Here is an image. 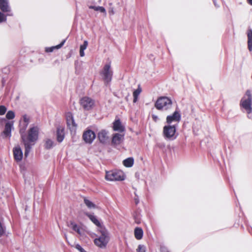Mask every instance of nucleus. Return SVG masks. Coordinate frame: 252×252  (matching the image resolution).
<instances>
[{"mask_svg": "<svg viewBox=\"0 0 252 252\" xmlns=\"http://www.w3.org/2000/svg\"><path fill=\"white\" fill-rule=\"evenodd\" d=\"M65 42V39L62 41L60 44H59V45H58L55 47H52L46 48V51L47 52H52L53 51L54 49H55V48L59 49L63 46V45L64 44Z\"/></svg>", "mask_w": 252, "mask_h": 252, "instance_id": "obj_27", "label": "nucleus"}, {"mask_svg": "<svg viewBox=\"0 0 252 252\" xmlns=\"http://www.w3.org/2000/svg\"><path fill=\"white\" fill-rule=\"evenodd\" d=\"M177 124L171 125L168 124L165 126L163 128V136L165 139L168 140H173L176 138L175 135L176 131V126Z\"/></svg>", "mask_w": 252, "mask_h": 252, "instance_id": "obj_3", "label": "nucleus"}, {"mask_svg": "<svg viewBox=\"0 0 252 252\" xmlns=\"http://www.w3.org/2000/svg\"><path fill=\"white\" fill-rule=\"evenodd\" d=\"M109 13L111 15H114L115 14V11L113 7H110L109 8Z\"/></svg>", "mask_w": 252, "mask_h": 252, "instance_id": "obj_40", "label": "nucleus"}, {"mask_svg": "<svg viewBox=\"0 0 252 252\" xmlns=\"http://www.w3.org/2000/svg\"><path fill=\"white\" fill-rule=\"evenodd\" d=\"M134 236L137 240H141L143 236V231L141 227H136L134 231Z\"/></svg>", "mask_w": 252, "mask_h": 252, "instance_id": "obj_21", "label": "nucleus"}, {"mask_svg": "<svg viewBox=\"0 0 252 252\" xmlns=\"http://www.w3.org/2000/svg\"><path fill=\"white\" fill-rule=\"evenodd\" d=\"M88 41H86V40L84 41L83 44L82 45H81L80 49L85 50L87 48V47L88 46Z\"/></svg>", "mask_w": 252, "mask_h": 252, "instance_id": "obj_38", "label": "nucleus"}, {"mask_svg": "<svg viewBox=\"0 0 252 252\" xmlns=\"http://www.w3.org/2000/svg\"><path fill=\"white\" fill-rule=\"evenodd\" d=\"M137 252H146V247L142 245H139L137 249Z\"/></svg>", "mask_w": 252, "mask_h": 252, "instance_id": "obj_33", "label": "nucleus"}, {"mask_svg": "<svg viewBox=\"0 0 252 252\" xmlns=\"http://www.w3.org/2000/svg\"><path fill=\"white\" fill-rule=\"evenodd\" d=\"M141 215L138 212H135L133 214V218L135 220V222L139 224L141 223Z\"/></svg>", "mask_w": 252, "mask_h": 252, "instance_id": "obj_29", "label": "nucleus"}, {"mask_svg": "<svg viewBox=\"0 0 252 252\" xmlns=\"http://www.w3.org/2000/svg\"><path fill=\"white\" fill-rule=\"evenodd\" d=\"M27 126H26V125L24 124L23 127H21L19 130V133L20 134L22 140L24 143L25 146V150L24 156L25 157H27L28 156L29 153L32 149L31 144L28 142L26 140V134L25 133V131L27 128Z\"/></svg>", "mask_w": 252, "mask_h": 252, "instance_id": "obj_8", "label": "nucleus"}, {"mask_svg": "<svg viewBox=\"0 0 252 252\" xmlns=\"http://www.w3.org/2000/svg\"><path fill=\"white\" fill-rule=\"evenodd\" d=\"M123 138L124 137L122 134L116 133L113 136L112 143L116 145H119L123 141Z\"/></svg>", "mask_w": 252, "mask_h": 252, "instance_id": "obj_17", "label": "nucleus"}, {"mask_svg": "<svg viewBox=\"0 0 252 252\" xmlns=\"http://www.w3.org/2000/svg\"><path fill=\"white\" fill-rule=\"evenodd\" d=\"M248 47L250 51H252V30L249 29L247 32Z\"/></svg>", "mask_w": 252, "mask_h": 252, "instance_id": "obj_22", "label": "nucleus"}, {"mask_svg": "<svg viewBox=\"0 0 252 252\" xmlns=\"http://www.w3.org/2000/svg\"><path fill=\"white\" fill-rule=\"evenodd\" d=\"M134 194H135V197H134V200L135 203L137 205L139 203V200L138 196L135 192H134Z\"/></svg>", "mask_w": 252, "mask_h": 252, "instance_id": "obj_39", "label": "nucleus"}, {"mask_svg": "<svg viewBox=\"0 0 252 252\" xmlns=\"http://www.w3.org/2000/svg\"><path fill=\"white\" fill-rule=\"evenodd\" d=\"M39 128L37 126L31 127L26 135V140L28 142L31 144L32 146L38 140Z\"/></svg>", "mask_w": 252, "mask_h": 252, "instance_id": "obj_6", "label": "nucleus"}, {"mask_svg": "<svg viewBox=\"0 0 252 252\" xmlns=\"http://www.w3.org/2000/svg\"><path fill=\"white\" fill-rule=\"evenodd\" d=\"M129 96V94L126 97L125 99L126 101H128V97Z\"/></svg>", "mask_w": 252, "mask_h": 252, "instance_id": "obj_45", "label": "nucleus"}, {"mask_svg": "<svg viewBox=\"0 0 252 252\" xmlns=\"http://www.w3.org/2000/svg\"><path fill=\"white\" fill-rule=\"evenodd\" d=\"M95 134L92 130L88 129L84 131L83 138L87 143L91 144L95 138Z\"/></svg>", "mask_w": 252, "mask_h": 252, "instance_id": "obj_10", "label": "nucleus"}, {"mask_svg": "<svg viewBox=\"0 0 252 252\" xmlns=\"http://www.w3.org/2000/svg\"><path fill=\"white\" fill-rule=\"evenodd\" d=\"M0 9L3 12L10 11L8 0H0Z\"/></svg>", "mask_w": 252, "mask_h": 252, "instance_id": "obj_16", "label": "nucleus"}, {"mask_svg": "<svg viewBox=\"0 0 252 252\" xmlns=\"http://www.w3.org/2000/svg\"><path fill=\"white\" fill-rule=\"evenodd\" d=\"M181 116L179 112L175 111L171 115L167 116L166 122L168 124H171L172 122L179 123L181 120Z\"/></svg>", "mask_w": 252, "mask_h": 252, "instance_id": "obj_11", "label": "nucleus"}, {"mask_svg": "<svg viewBox=\"0 0 252 252\" xmlns=\"http://www.w3.org/2000/svg\"><path fill=\"white\" fill-rule=\"evenodd\" d=\"M13 128V122H8L5 124L4 129L2 132V134L5 137H11V130Z\"/></svg>", "mask_w": 252, "mask_h": 252, "instance_id": "obj_13", "label": "nucleus"}, {"mask_svg": "<svg viewBox=\"0 0 252 252\" xmlns=\"http://www.w3.org/2000/svg\"><path fill=\"white\" fill-rule=\"evenodd\" d=\"M100 236L94 240V243L100 248H105L109 241V234L104 227H100L98 229Z\"/></svg>", "mask_w": 252, "mask_h": 252, "instance_id": "obj_1", "label": "nucleus"}, {"mask_svg": "<svg viewBox=\"0 0 252 252\" xmlns=\"http://www.w3.org/2000/svg\"><path fill=\"white\" fill-rule=\"evenodd\" d=\"M98 138L100 142L104 143L108 139L107 132L105 130H102L98 133Z\"/></svg>", "mask_w": 252, "mask_h": 252, "instance_id": "obj_20", "label": "nucleus"}, {"mask_svg": "<svg viewBox=\"0 0 252 252\" xmlns=\"http://www.w3.org/2000/svg\"><path fill=\"white\" fill-rule=\"evenodd\" d=\"M134 163V159L132 158H128L124 160L123 164L126 167L132 166Z\"/></svg>", "mask_w": 252, "mask_h": 252, "instance_id": "obj_24", "label": "nucleus"}, {"mask_svg": "<svg viewBox=\"0 0 252 252\" xmlns=\"http://www.w3.org/2000/svg\"><path fill=\"white\" fill-rule=\"evenodd\" d=\"M213 3L215 5V6L218 8V7H219V5L217 4V2H216V0H213Z\"/></svg>", "mask_w": 252, "mask_h": 252, "instance_id": "obj_42", "label": "nucleus"}, {"mask_svg": "<svg viewBox=\"0 0 252 252\" xmlns=\"http://www.w3.org/2000/svg\"><path fill=\"white\" fill-rule=\"evenodd\" d=\"M172 105V100L166 96L160 97L155 103V107L158 110H166L171 108Z\"/></svg>", "mask_w": 252, "mask_h": 252, "instance_id": "obj_4", "label": "nucleus"}, {"mask_svg": "<svg viewBox=\"0 0 252 252\" xmlns=\"http://www.w3.org/2000/svg\"><path fill=\"white\" fill-rule=\"evenodd\" d=\"M15 117V113L13 111H8L6 115V118L8 120H11Z\"/></svg>", "mask_w": 252, "mask_h": 252, "instance_id": "obj_31", "label": "nucleus"}, {"mask_svg": "<svg viewBox=\"0 0 252 252\" xmlns=\"http://www.w3.org/2000/svg\"><path fill=\"white\" fill-rule=\"evenodd\" d=\"M85 215L90 219V220L97 226L98 227V228H100V227H103L101 225L99 221L97 220L96 216L94 215L93 214H91L89 213H86Z\"/></svg>", "mask_w": 252, "mask_h": 252, "instance_id": "obj_18", "label": "nucleus"}, {"mask_svg": "<svg viewBox=\"0 0 252 252\" xmlns=\"http://www.w3.org/2000/svg\"><path fill=\"white\" fill-rule=\"evenodd\" d=\"M70 226L72 227V229L77 232L78 234H80V227L78 226L77 224L73 222H71Z\"/></svg>", "mask_w": 252, "mask_h": 252, "instance_id": "obj_30", "label": "nucleus"}, {"mask_svg": "<svg viewBox=\"0 0 252 252\" xmlns=\"http://www.w3.org/2000/svg\"><path fill=\"white\" fill-rule=\"evenodd\" d=\"M13 152L15 160L17 161H20L23 157L21 148L19 146L16 147L13 149Z\"/></svg>", "mask_w": 252, "mask_h": 252, "instance_id": "obj_14", "label": "nucleus"}, {"mask_svg": "<svg viewBox=\"0 0 252 252\" xmlns=\"http://www.w3.org/2000/svg\"><path fill=\"white\" fill-rule=\"evenodd\" d=\"M6 20V17L4 14L0 11V23L5 22Z\"/></svg>", "mask_w": 252, "mask_h": 252, "instance_id": "obj_36", "label": "nucleus"}, {"mask_svg": "<svg viewBox=\"0 0 252 252\" xmlns=\"http://www.w3.org/2000/svg\"><path fill=\"white\" fill-rule=\"evenodd\" d=\"M85 55L84 50L80 49V56L81 57H84Z\"/></svg>", "mask_w": 252, "mask_h": 252, "instance_id": "obj_41", "label": "nucleus"}, {"mask_svg": "<svg viewBox=\"0 0 252 252\" xmlns=\"http://www.w3.org/2000/svg\"><path fill=\"white\" fill-rule=\"evenodd\" d=\"M8 15H9V16H12V14H8Z\"/></svg>", "mask_w": 252, "mask_h": 252, "instance_id": "obj_46", "label": "nucleus"}, {"mask_svg": "<svg viewBox=\"0 0 252 252\" xmlns=\"http://www.w3.org/2000/svg\"><path fill=\"white\" fill-rule=\"evenodd\" d=\"M80 105L86 110H89L93 108L94 105V100L90 97L85 96L80 101Z\"/></svg>", "mask_w": 252, "mask_h": 252, "instance_id": "obj_9", "label": "nucleus"}, {"mask_svg": "<svg viewBox=\"0 0 252 252\" xmlns=\"http://www.w3.org/2000/svg\"><path fill=\"white\" fill-rule=\"evenodd\" d=\"M240 105L248 115L252 113V95L250 90L246 91L245 94L240 101ZM248 117L251 118L249 115Z\"/></svg>", "mask_w": 252, "mask_h": 252, "instance_id": "obj_2", "label": "nucleus"}, {"mask_svg": "<svg viewBox=\"0 0 252 252\" xmlns=\"http://www.w3.org/2000/svg\"><path fill=\"white\" fill-rule=\"evenodd\" d=\"M75 248L80 252H87L79 244L76 245Z\"/></svg>", "mask_w": 252, "mask_h": 252, "instance_id": "obj_37", "label": "nucleus"}, {"mask_svg": "<svg viewBox=\"0 0 252 252\" xmlns=\"http://www.w3.org/2000/svg\"><path fill=\"white\" fill-rule=\"evenodd\" d=\"M100 74L102 76L104 83L106 85H108L110 83L113 76V71L111 69L110 63L105 64Z\"/></svg>", "mask_w": 252, "mask_h": 252, "instance_id": "obj_7", "label": "nucleus"}, {"mask_svg": "<svg viewBox=\"0 0 252 252\" xmlns=\"http://www.w3.org/2000/svg\"><path fill=\"white\" fill-rule=\"evenodd\" d=\"M5 232V228L2 225L0 221V237L2 236Z\"/></svg>", "mask_w": 252, "mask_h": 252, "instance_id": "obj_32", "label": "nucleus"}, {"mask_svg": "<svg viewBox=\"0 0 252 252\" xmlns=\"http://www.w3.org/2000/svg\"><path fill=\"white\" fill-rule=\"evenodd\" d=\"M141 92H142V89L140 87V86L138 85V88L136 90H135L133 93V102L134 103H135L137 102L138 96Z\"/></svg>", "mask_w": 252, "mask_h": 252, "instance_id": "obj_25", "label": "nucleus"}, {"mask_svg": "<svg viewBox=\"0 0 252 252\" xmlns=\"http://www.w3.org/2000/svg\"><path fill=\"white\" fill-rule=\"evenodd\" d=\"M55 142L50 139H46L45 140L44 147L46 149L49 150L52 149L55 146Z\"/></svg>", "mask_w": 252, "mask_h": 252, "instance_id": "obj_23", "label": "nucleus"}, {"mask_svg": "<svg viewBox=\"0 0 252 252\" xmlns=\"http://www.w3.org/2000/svg\"><path fill=\"white\" fill-rule=\"evenodd\" d=\"M113 129L115 131L122 132L124 131L125 128L122 125L121 122L119 119L115 120L113 123Z\"/></svg>", "mask_w": 252, "mask_h": 252, "instance_id": "obj_19", "label": "nucleus"}, {"mask_svg": "<svg viewBox=\"0 0 252 252\" xmlns=\"http://www.w3.org/2000/svg\"><path fill=\"white\" fill-rule=\"evenodd\" d=\"M89 8L93 9L95 11H99L100 12L104 13L105 15H106V10L102 6H95L91 5L89 6Z\"/></svg>", "mask_w": 252, "mask_h": 252, "instance_id": "obj_26", "label": "nucleus"}, {"mask_svg": "<svg viewBox=\"0 0 252 252\" xmlns=\"http://www.w3.org/2000/svg\"><path fill=\"white\" fill-rule=\"evenodd\" d=\"M64 138V129L62 126H58L57 129V140L59 143L62 142Z\"/></svg>", "mask_w": 252, "mask_h": 252, "instance_id": "obj_15", "label": "nucleus"}, {"mask_svg": "<svg viewBox=\"0 0 252 252\" xmlns=\"http://www.w3.org/2000/svg\"><path fill=\"white\" fill-rule=\"evenodd\" d=\"M66 120L67 126L70 130H73L76 128V125L75 123L73 115L71 112H67L66 114Z\"/></svg>", "mask_w": 252, "mask_h": 252, "instance_id": "obj_12", "label": "nucleus"}, {"mask_svg": "<svg viewBox=\"0 0 252 252\" xmlns=\"http://www.w3.org/2000/svg\"><path fill=\"white\" fill-rule=\"evenodd\" d=\"M6 110L7 108L5 106L0 105V115H4L5 113Z\"/></svg>", "mask_w": 252, "mask_h": 252, "instance_id": "obj_35", "label": "nucleus"}, {"mask_svg": "<svg viewBox=\"0 0 252 252\" xmlns=\"http://www.w3.org/2000/svg\"><path fill=\"white\" fill-rule=\"evenodd\" d=\"M105 179L110 181H123L125 179V176L121 170H112L106 172Z\"/></svg>", "mask_w": 252, "mask_h": 252, "instance_id": "obj_5", "label": "nucleus"}, {"mask_svg": "<svg viewBox=\"0 0 252 252\" xmlns=\"http://www.w3.org/2000/svg\"><path fill=\"white\" fill-rule=\"evenodd\" d=\"M249 3L252 5V0H248Z\"/></svg>", "mask_w": 252, "mask_h": 252, "instance_id": "obj_44", "label": "nucleus"}, {"mask_svg": "<svg viewBox=\"0 0 252 252\" xmlns=\"http://www.w3.org/2000/svg\"><path fill=\"white\" fill-rule=\"evenodd\" d=\"M167 252H169V251H167Z\"/></svg>", "mask_w": 252, "mask_h": 252, "instance_id": "obj_47", "label": "nucleus"}, {"mask_svg": "<svg viewBox=\"0 0 252 252\" xmlns=\"http://www.w3.org/2000/svg\"><path fill=\"white\" fill-rule=\"evenodd\" d=\"M153 118L155 121H156V120L158 119V117L155 115L153 116Z\"/></svg>", "mask_w": 252, "mask_h": 252, "instance_id": "obj_43", "label": "nucleus"}, {"mask_svg": "<svg viewBox=\"0 0 252 252\" xmlns=\"http://www.w3.org/2000/svg\"><path fill=\"white\" fill-rule=\"evenodd\" d=\"M23 121L24 122V125H26V126H28L29 124V122H30V119L27 116V115H24L23 116Z\"/></svg>", "mask_w": 252, "mask_h": 252, "instance_id": "obj_34", "label": "nucleus"}, {"mask_svg": "<svg viewBox=\"0 0 252 252\" xmlns=\"http://www.w3.org/2000/svg\"><path fill=\"white\" fill-rule=\"evenodd\" d=\"M84 203H85V205L89 208L91 209V208H96V205L94 203H93L91 201L87 199L86 198H84Z\"/></svg>", "mask_w": 252, "mask_h": 252, "instance_id": "obj_28", "label": "nucleus"}]
</instances>
